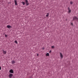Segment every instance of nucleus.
Returning <instances> with one entry per match:
<instances>
[{
    "label": "nucleus",
    "instance_id": "obj_1",
    "mask_svg": "<svg viewBox=\"0 0 78 78\" xmlns=\"http://www.w3.org/2000/svg\"><path fill=\"white\" fill-rule=\"evenodd\" d=\"M73 20H78V18L76 16H74L73 18Z\"/></svg>",
    "mask_w": 78,
    "mask_h": 78
},
{
    "label": "nucleus",
    "instance_id": "obj_2",
    "mask_svg": "<svg viewBox=\"0 0 78 78\" xmlns=\"http://www.w3.org/2000/svg\"><path fill=\"white\" fill-rule=\"evenodd\" d=\"M25 2L26 5H27V6H28V5H29V3H28V1H27V0H25Z\"/></svg>",
    "mask_w": 78,
    "mask_h": 78
},
{
    "label": "nucleus",
    "instance_id": "obj_3",
    "mask_svg": "<svg viewBox=\"0 0 78 78\" xmlns=\"http://www.w3.org/2000/svg\"><path fill=\"white\" fill-rule=\"evenodd\" d=\"M12 76H13V74L12 73H10L9 75V77L10 78H12Z\"/></svg>",
    "mask_w": 78,
    "mask_h": 78
},
{
    "label": "nucleus",
    "instance_id": "obj_4",
    "mask_svg": "<svg viewBox=\"0 0 78 78\" xmlns=\"http://www.w3.org/2000/svg\"><path fill=\"white\" fill-rule=\"evenodd\" d=\"M9 72L11 73H14V71L12 69H11L9 70Z\"/></svg>",
    "mask_w": 78,
    "mask_h": 78
},
{
    "label": "nucleus",
    "instance_id": "obj_5",
    "mask_svg": "<svg viewBox=\"0 0 78 78\" xmlns=\"http://www.w3.org/2000/svg\"><path fill=\"white\" fill-rule=\"evenodd\" d=\"M2 51H3V54H4L5 55L6 54V51H5L3 49L2 50Z\"/></svg>",
    "mask_w": 78,
    "mask_h": 78
},
{
    "label": "nucleus",
    "instance_id": "obj_6",
    "mask_svg": "<svg viewBox=\"0 0 78 78\" xmlns=\"http://www.w3.org/2000/svg\"><path fill=\"white\" fill-rule=\"evenodd\" d=\"M60 57L61 58H63V55H62V54L61 53H60Z\"/></svg>",
    "mask_w": 78,
    "mask_h": 78
},
{
    "label": "nucleus",
    "instance_id": "obj_7",
    "mask_svg": "<svg viewBox=\"0 0 78 78\" xmlns=\"http://www.w3.org/2000/svg\"><path fill=\"white\" fill-rule=\"evenodd\" d=\"M68 13H70V12H71V10L70 9V8L69 7L68 8Z\"/></svg>",
    "mask_w": 78,
    "mask_h": 78
},
{
    "label": "nucleus",
    "instance_id": "obj_8",
    "mask_svg": "<svg viewBox=\"0 0 78 78\" xmlns=\"http://www.w3.org/2000/svg\"><path fill=\"white\" fill-rule=\"evenodd\" d=\"M14 2L15 5H17V0H15L14 1Z\"/></svg>",
    "mask_w": 78,
    "mask_h": 78
},
{
    "label": "nucleus",
    "instance_id": "obj_9",
    "mask_svg": "<svg viewBox=\"0 0 78 78\" xmlns=\"http://www.w3.org/2000/svg\"><path fill=\"white\" fill-rule=\"evenodd\" d=\"M12 64H14L15 63H16V62H15V61H14V60H12Z\"/></svg>",
    "mask_w": 78,
    "mask_h": 78
},
{
    "label": "nucleus",
    "instance_id": "obj_10",
    "mask_svg": "<svg viewBox=\"0 0 78 78\" xmlns=\"http://www.w3.org/2000/svg\"><path fill=\"white\" fill-rule=\"evenodd\" d=\"M11 27V26L10 25H7V28H10Z\"/></svg>",
    "mask_w": 78,
    "mask_h": 78
},
{
    "label": "nucleus",
    "instance_id": "obj_11",
    "mask_svg": "<svg viewBox=\"0 0 78 78\" xmlns=\"http://www.w3.org/2000/svg\"><path fill=\"white\" fill-rule=\"evenodd\" d=\"M21 3H22L23 5H25V2H22Z\"/></svg>",
    "mask_w": 78,
    "mask_h": 78
},
{
    "label": "nucleus",
    "instance_id": "obj_12",
    "mask_svg": "<svg viewBox=\"0 0 78 78\" xmlns=\"http://www.w3.org/2000/svg\"><path fill=\"white\" fill-rule=\"evenodd\" d=\"M48 16H49V13H47V14L46 15V17H48Z\"/></svg>",
    "mask_w": 78,
    "mask_h": 78
},
{
    "label": "nucleus",
    "instance_id": "obj_13",
    "mask_svg": "<svg viewBox=\"0 0 78 78\" xmlns=\"http://www.w3.org/2000/svg\"><path fill=\"white\" fill-rule=\"evenodd\" d=\"M46 56H49V53H47L46 54Z\"/></svg>",
    "mask_w": 78,
    "mask_h": 78
},
{
    "label": "nucleus",
    "instance_id": "obj_14",
    "mask_svg": "<svg viewBox=\"0 0 78 78\" xmlns=\"http://www.w3.org/2000/svg\"><path fill=\"white\" fill-rule=\"evenodd\" d=\"M15 43L16 44H17L18 43H17V41H15Z\"/></svg>",
    "mask_w": 78,
    "mask_h": 78
},
{
    "label": "nucleus",
    "instance_id": "obj_15",
    "mask_svg": "<svg viewBox=\"0 0 78 78\" xmlns=\"http://www.w3.org/2000/svg\"><path fill=\"white\" fill-rule=\"evenodd\" d=\"M70 4L71 5H72V4H73V2H72V1H71L70 2Z\"/></svg>",
    "mask_w": 78,
    "mask_h": 78
},
{
    "label": "nucleus",
    "instance_id": "obj_16",
    "mask_svg": "<svg viewBox=\"0 0 78 78\" xmlns=\"http://www.w3.org/2000/svg\"><path fill=\"white\" fill-rule=\"evenodd\" d=\"M51 47L52 48H55V46H52Z\"/></svg>",
    "mask_w": 78,
    "mask_h": 78
},
{
    "label": "nucleus",
    "instance_id": "obj_17",
    "mask_svg": "<svg viewBox=\"0 0 78 78\" xmlns=\"http://www.w3.org/2000/svg\"><path fill=\"white\" fill-rule=\"evenodd\" d=\"M5 37H7V35L6 34L5 35Z\"/></svg>",
    "mask_w": 78,
    "mask_h": 78
},
{
    "label": "nucleus",
    "instance_id": "obj_18",
    "mask_svg": "<svg viewBox=\"0 0 78 78\" xmlns=\"http://www.w3.org/2000/svg\"><path fill=\"white\" fill-rule=\"evenodd\" d=\"M49 53H51V51L50 50L49 52Z\"/></svg>",
    "mask_w": 78,
    "mask_h": 78
},
{
    "label": "nucleus",
    "instance_id": "obj_19",
    "mask_svg": "<svg viewBox=\"0 0 78 78\" xmlns=\"http://www.w3.org/2000/svg\"><path fill=\"white\" fill-rule=\"evenodd\" d=\"M1 69H2V68L1 66H0V70H1Z\"/></svg>",
    "mask_w": 78,
    "mask_h": 78
},
{
    "label": "nucleus",
    "instance_id": "obj_20",
    "mask_svg": "<svg viewBox=\"0 0 78 78\" xmlns=\"http://www.w3.org/2000/svg\"><path fill=\"white\" fill-rule=\"evenodd\" d=\"M37 56H39V54L37 53Z\"/></svg>",
    "mask_w": 78,
    "mask_h": 78
},
{
    "label": "nucleus",
    "instance_id": "obj_21",
    "mask_svg": "<svg viewBox=\"0 0 78 78\" xmlns=\"http://www.w3.org/2000/svg\"><path fill=\"white\" fill-rule=\"evenodd\" d=\"M42 50H44V48H42Z\"/></svg>",
    "mask_w": 78,
    "mask_h": 78
},
{
    "label": "nucleus",
    "instance_id": "obj_22",
    "mask_svg": "<svg viewBox=\"0 0 78 78\" xmlns=\"http://www.w3.org/2000/svg\"><path fill=\"white\" fill-rule=\"evenodd\" d=\"M71 25H73V23H71Z\"/></svg>",
    "mask_w": 78,
    "mask_h": 78
}]
</instances>
